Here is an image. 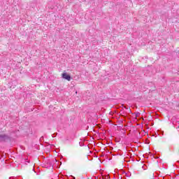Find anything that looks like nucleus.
I'll list each match as a JSON object with an SVG mask.
<instances>
[{"label": "nucleus", "instance_id": "nucleus-3", "mask_svg": "<svg viewBox=\"0 0 179 179\" xmlns=\"http://www.w3.org/2000/svg\"><path fill=\"white\" fill-rule=\"evenodd\" d=\"M73 179H76V178H75V177H73Z\"/></svg>", "mask_w": 179, "mask_h": 179}, {"label": "nucleus", "instance_id": "nucleus-2", "mask_svg": "<svg viewBox=\"0 0 179 179\" xmlns=\"http://www.w3.org/2000/svg\"><path fill=\"white\" fill-rule=\"evenodd\" d=\"M9 139V137L5 134L0 135V142Z\"/></svg>", "mask_w": 179, "mask_h": 179}, {"label": "nucleus", "instance_id": "nucleus-1", "mask_svg": "<svg viewBox=\"0 0 179 179\" xmlns=\"http://www.w3.org/2000/svg\"><path fill=\"white\" fill-rule=\"evenodd\" d=\"M62 76L63 79H66V80H69V82L71 80V76L68 75L66 73H63Z\"/></svg>", "mask_w": 179, "mask_h": 179}]
</instances>
